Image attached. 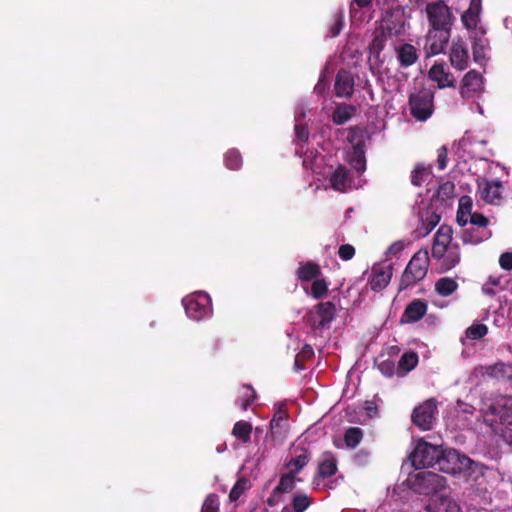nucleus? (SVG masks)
Returning a JSON list of instances; mask_svg holds the SVG:
<instances>
[{"label":"nucleus","mask_w":512,"mask_h":512,"mask_svg":"<svg viewBox=\"0 0 512 512\" xmlns=\"http://www.w3.org/2000/svg\"><path fill=\"white\" fill-rule=\"evenodd\" d=\"M425 15L430 26L429 29L451 31L454 16L451 9L443 0L427 3L425 6Z\"/></svg>","instance_id":"1"},{"label":"nucleus","mask_w":512,"mask_h":512,"mask_svg":"<svg viewBox=\"0 0 512 512\" xmlns=\"http://www.w3.org/2000/svg\"><path fill=\"white\" fill-rule=\"evenodd\" d=\"M441 455V447L419 441L409 455L413 467L425 469L437 464Z\"/></svg>","instance_id":"2"},{"label":"nucleus","mask_w":512,"mask_h":512,"mask_svg":"<svg viewBox=\"0 0 512 512\" xmlns=\"http://www.w3.org/2000/svg\"><path fill=\"white\" fill-rule=\"evenodd\" d=\"M429 266L428 250H419L408 263L403 275L402 284L405 286L413 285L421 281L427 274Z\"/></svg>","instance_id":"3"},{"label":"nucleus","mask_w":512,"mask_h":512,"mask_svg":"<svg viewBox=\"0 0 512 512\" xmlns=\"http://www.w3.org/2000/svg\"><path fill=\"white\" fill-rule=\"evenodd\" d=\"M186 315L195 320H202L212 313L211 298L207 293L199 292L187 296L182 301Z\"/></svg>","instance_id":"4"},{"label":"nucleus","mask_w":512,"mask_h":512,"mask_svg":"<svg viewBox=\"0 0 512 512\" xmlns=\"http://www.w3.org/2000/svg\"><path fill=\"white\" fill-rule=\"evenodd\" d=\"M471 465V460L454 449L441 450L438 461L439 470L448 474H457L466 471Z\"/></svg>","instance_id":"5"},{"label":"nucleus","mask_w":512,"mask_h":512,"mask_svg":"<svg viewBox=\"0 0 512 512\" xmlns=\"http://www.w3.org/2000/svg\"><path fill=\"white\" fill-rule=\"evenodd\" d=\"M410 112L419 121L427 120L433 112V94L429 90H421L412 94L409 99Z\"/></svg>","instance_id":"6"},{"label":"nucleus","mask_w":512,"mask_h":512,"mask_svg":"<svg viewBox=\"0 0 512 512\" xmlns=\"http://www.w3.org/2000/svg\"><path fill=\"white\" fill-rule=\"evenodd\" d=\"M335 306L331 302H321L305 316V322L312 329H322L330 324L334 318Z\"/></svg>","instance_id":"7"},{"label":"nucleus","mask_w":512,"mask_h":512,"mask_svg":"<svg viewBox=\"0 0 512 512\" xmlns=\"http://www.w3.org/2000/svg\"><path fill=\"white\" fill-rule=\"evenodd\" d=\"M450 39V30L429 29L424 39L423 51L426 57L444 52Z\"/></svg>","instance_id":"8"},{"label":"nucleus","mask_w":512,"mask_h":512,"mask_svg":"<svg viewBox=\"0 0 512 512\" xmlns=\"http://www.w3.org/2000/svg\"><path fill=\"white\" fill-rule=\"evenodd\" d=\"M436 412V401L428 399L414 408L411 418L417 427L426 431L432 429Z\"/></svg>","instance_id":"9"},{"label":"nucleus","mask_w":512,"mask_h":512,"mask_svg":"<svg viewBox=\"0 0 512 512\" xmlns=\"http://www.w3.org/2000/svg\"><path fill=\"white\" fill-rule=\"evenodd\" d=\"M475 373L482 377H489L506 382L512 386V366L502 361L491 365H481L475 368Z\"/></svg>","instance_id":"10"},{"label":"nucleus","mask_w":512,"mask_h":512,"mask_svg":"<svg viewBox=\"0 0 512 512\" xmlns=\"http://www.w3.org/2000/svg\"><path fill=\"white\" fill-rule=\"evenodd\" d=\"M296 486V474L287 472L281 475L278 485L273 489L270 496L266 500V504L269 507H275L279 503L283 502V494L290 493Z\"/></svg>","instance_id":"11"},{"label":"nucleus","mask_w":512,"mask_h":512,"mask_svg":"<svg viewBox=\"0 0 512 512\" xmlns=\"http://www.w3.org/2000/svg\"><path fill=\"white\" fill-rule=\"evenodd\" d=\"M269 428L267 436H270L274 442L282 443L288 435V413L279 409L271 419Z\"/></svg>","instance_id":"12"},{"label":"nucleus","mask_w":512,"mask_h":512,"mask_svg":"<svg viewBox=\"0 0 512 512\" xmlns=\"http://www.w3.org/2000/svg\"><path fill=\"white\" fill-rule=\"evenodd\" d=\"M428 77L439 89L455 87L456 80L444 62H435L428 72Z\"/></svg>","instance_id":"13"},{"label":"nucleus","mask_w":512,"mask_h":512,"mask_svg":"<svg viewBox=\"0 0 512 512\" xmlns=\"http://www.w3.org/2000/svg\"><path fill=\"white\" fill-rule=\"evenodd\" d=\"M392 277L391 264H375L368 279L369 285L374 291L383 290L390 282Z\"/></svg>","instance_id":"14"},{"label":"nucleus","mask_w":512,"mask_h":512,"mask_svg":"<svg viewBox=\"0 0 512 512\" xmlns=\"http://www.w3.org/2000/svg\"><path fill=\"white\" fill-rule=\"evenodd\" d=\"M449 61L453 68L463 71L468 68L469 53L462 39L454 40L449 51Z\"/></svg>","instance_id":"15"},{"label":"nucleus","mask_w":512,"mask_h":512,"mask_svg":"<svg viewBox=\"0 0 512 512\" xmlns=\"http://www.w3.org/2000/svg\"><path fill=\"white\" fill-rule=\"evenodd\" d=\"M427 512H461L458 503L449 496L434 494L425 506Z\"/></svg>","instance_id":"16"},{"label":"nucleus","mask_w":512,"mask_h":512,"mask_svg":"<svg viewBox=\"0 0 512 512\" xmlns=\"http://www.w3.org/2000/svg\"><path fill=\"white\" fill-rule=\"evenodd\" d=\"M451 240L452 229L447 225L440 226L434 237L432 256H442L446 249L453 245Z\"/></svg>","instance_id":"17"},{"label":"nucleus","mask_w":512,"mask_h":512,"mask_svg":"<svg viewBox=\"0 0 512 512\" xmlns=\"http://www.w3.org/2000/svg\"><path fill=\"white\" fill-rule=\"evenodd\" d=\"M417 478L421 481L424 493L436 492L443 489L446 486V479L443 476L432 472H420L417 474Z\"/></svg>","instance_id":"18"},{"label":"nucleus","mask_w":512,"mask_h":512,"mask_svg":"<svg viewBox=\"0 0 512 512\" xmlns=\"http://www.w3.org/2000/svg\"><path fill=\"white\" fill-rule=\"evenodd\" d=\"M483 89V80L480 73L475 70L467 72L462 80L461 94L463 97H470Z\"/></svg>","instance_id":"19"},{"label":"nucleus","mask_w":512,"mask_h":512,"mask_svg":"<svg viewBox=\"0 0 512 512\" xmlns=\"http://www.w3.org/2000/svg\"><path fill=\"white\" fill-rule=\"evenodd\" d=\"M427 312V304L425 301L421 299H416L410 302L403 315L402 322L405 323H414L419 321Z\"/></svg>","instance_id":"20"},{"label":"nucleus","mask_w":512,"mask_h":512,"mask_svg":"<svg viewBox=\"0 0 512 512\" xmlns=\"http://www.w3.org/2000/svg\"><path fill=\"white\" fill-rule=\"evenodd\" d=\"M294 456L286 463L289 472L298 474L310 461L311 453L305 447H296Z\"/></svg>","instance_id":"21"},{"label":"nucleus","mask_w":512,"mask_h":512,"mask_svg":"<svg viewBox=\"0 0 512 512\" xmlns=\"http://www.w3.org/2000/svg\"><path fill=\"white\" fill-rule=\"evenodd\" d=\"M322 275L320 266L314 261H306L299 264L296 270L297 279L300 282L314 281Z\"/></svg>","instance_id":"22"},{"label":"nucleus","mask_w":512,"mask_h":512,"mask_svg":"<svg viewBox=\"0 0 512 512\" xmlns=\"http://www.w3.org/2000/svg\"><path fill=\"white\" fill-rule=\"evenodd\" d=\"M334 89L336 96L350 97L352 95V74L341 69L337 74Z\"/></svg>","instance_id":"23"},{"label":"nucleus","mask_w":512,"mask_h":512,"mask_svg":"<svg viewBox=\"0 0 512 512\" xmlns=\"http://www.w3.org/2000/svg\"><path fill=\"white\" fill-rule=\"evenodd\" d=\"M481 12V0H471L469 8L461 16L463 25L471 30L475 29L479 22Z\"/></svg>","instance_id":"24"},{"label":"nucleus","mask_w":512,"mask_h":512,"mask_svg":"<svg viewBox=\"0 0 512 512\" xmlns=\"http://www.w3.org/2000/svg\"><path fill=\"white\" fill-rule=\"evenodd\" d=\"M337 471V460L333 453L324 452L318 463V476L325 479L334 475Z\"/></svg>","instance_id":"25"},{"label":"nucleus","mask_w":512,"mask_h":512,"mask_svg":"<svg viewBox=\"0 0 512 512\" xmlns=\"http://www.w3.org/2000/svg\"><path fill=\"white\" fill-rule=\"evenodd\" d=\"M499 416L501 423L506 430L512 432V398H504L500 404ZM504 438L512 443V435H508L507 431L503 434Z\"/></svg>","instance_id":"26"},{"label":"nucleus","mask_w":512,"mask_h":512,"mask_svg":"<svg viewBox=\"0 0 512 512\" xmlns=\"http://www.w3.org/2000/svg\"><path fill=\"white\" fill-rule=\"evenodd\" d=\"M433 258L439 261L442 270H450L460 261L459 247L457 244L452 245L446 249L442 256H433Z\"/></svg>","instance_id":"27"},{"label":"nucleus","mask_w":512,"mask_h":512,"mask_svg":"<svg viewBox=\"0 0 512 512\" xmlns=\"http://www.w3.org/2000/svg\"><path fill=\"white\" fill-rule=\"evenodd\" d=\"M330 183L334 190L346 191L351 183L349 171L342 165L338 166L330 177Z\"/></svg>","instance_id":"28"},{"label":"nucleus","mask_w":512,"mask_h":512,"mask_svg":"<svg viewBox=\"0 0 512 512\" xmlns=\"http://www.w3.org/2000/svg\"><path fill=\"white\" fill-rule=\"evenodd\" d=\"M480 195L487 203H495L501 197V183L499 181L485 182L480 186Z\"/></svg>","instance_id":"29"},{"label":"nucleus","mask_w":512,"mask_h":512,"mask_svg":"<svg viewBox=\"0 0 512 512\" xmlns=\"http://www.w3.org/2000/svg\"><path fill=\"white\" fill-rule=\"evenodd\" d=\"M473 59L477 63H482L486 60L488 50V41L484 38L483 32L478 36L477 32L473 36Z\"/></svg>","instance_id":"30"},{"label":"nucleus","mask_w":512,"mask_h":512,"mask_svg":"<svg viewBox=\"0 0 512 512\" xmlns=\"http://www.w3.org/2000/svg\"><path fill=\"white\" fill-rule=\"evenodd\" d=\"M473 215L472 213V201L468 196H463L459 200V208L457 211V222L461 226H465L470 217Z\"/></svg>","instance_id":"31"},{"label":"nucleus","mask_w":512,"mask_h":512,"mask_svg":"<svg viewBox=\"0 0 512 512\" xmlns=\"http://www.w3.org/2000/svg\"><path fill=\"white\" fill-rule=\"evenodd\" d=\"M252 425L251 423L240 420L237 421L232 429V435L243 443L247 444L251 441Z\"/></svg>","instance_id":"32"},{"label":"nucleus","mask_w":512,"mask_h":512,"mask_svg":"<svg viewBox=\"0 0 512 512\" xmlns=\"http://www.w3.org/2000/svg\"><path fill=\"white\" fill-rule=\"evenodd\" d=\"M457 288H458L457 282L454 279L449 278V277L440 278L435 283L436 292L439 295L444 296V297L451 295L453 292L456 291Z\"/></svg>","instance_id":"33"},{"label":"nucleus","mask_w":512,"mask_h":512,"mask_svg":"<svg viewBox=\"0 0 512 512\" xmlns=\"http://www.w3.org/2000/svg\"><path fill=\"white\" fill-rule=\"evenodd\" d=\"M243 394L238 398L236 404L241 410L246 411L250 405L254 403L257 398V394L253 387L249 384L243 385Z\"/></svg>","instance_id":"34"},{"label":"nucleus","mask_w":512,"mask_h":512,"mask_svg":"<svg viewBox=\"0 0 512 512\" xmlns=\"http://www.w3.org/2000/svg\"><path fill=\"white\" fill-rule=\"evenodd\" d=\"M225 166L230 170H238L243 164L241 153L235 149H229L224 155Z\"/></svg>","instance_id":"35"},{"label":"nucleus","mask_w":512,"mask_h":512,"mask_svg":"<svg viewBox=\"0 0 512 512\" xmlns=\"http://www.w3.org/2000/svg\"><path fill=\"white\" fill-rule=\"evenodd\" d=\"M431 174V168L423 164H417L411 174V182L415 186H421Z\"/></svg>","instance_id":"36"},{"label":"nucleus","mask_w":512,"mask_h":512,"mask_svg":"<svg viewBox=\"0 0 512 512\" xmlns=\"http://www.w3.org/2000/svg\"><path fill=\"white\" fill-rule=\"evenodd\" d=\"M352 117V106L341 104L333 112L332 120L337 125H342Z\"/></svg>","instance_id":"37"},{"label":"nucleus","mask_w":512,"mask_h":512,"mask_svg":"<svg viewBox=\"0 0 512 512\" xmlns=\"http://www.w3.org/2000/svg\"><path fill=\"white\" fill-rule=\"evenodd\" d=\"M314 356V350L313 348L305 344L301 351L296 355L295 361H294V368L296 371H301L305 369V362L307 360H310Z\"/></svg>","instance_id":"38"},{"label":"nucleus","mask_w":512,"mask_h":512,"mask_svg":"<svg viewBox=\"0 0 512 512\" xmlns=\"http://www.w3.org/2000/svg\"><path fill=\"white\" fill-rule=\"evenodd\" d=\"M398 58L402 65H412L417 59L415 48L409 44L403 45L398 51Z\"/></svg>","instance_id":"39"},{"label":"nucleus","mask_w":512,"mask_h":512,"mask_svg":"<svg viewBox=\"0 0 512 512\" xmlns=\"http://www.w3.org/2000/svg\"><path fill=\"white\" fill-rule=\"evenodd\" d=\"M488 333V327L482 323H474L469 326L465 331V336L469 340H479L486 336Z\"/></svg>","instance_id":"40"},{"label":"nucleus","mask_w":512,"mask_h":512,"mask_svg":"<svg viewBox=\"0 0 512 512\" xmlns=\"http://www.w3.org/2000/svg\"><path fill=\"white\" fill-rule=\"evenodd\" d=\"M418 363V355L415 352H409L402 355L399 360V369L404 373L413 370Z\"/></svg>","instance_id":"41"},{"label":"nucleus","mask_w":512,"mask_h":512,"mask_svg":"<svg viewBox=\"0 0 512 512\" xmlns=\"http://www.w3.org/2000/svg\"><path fill=\"white\" fill-rule=\"evenodd\" d=\"M328 292V283L324 278H317L311 286V295L315 299H320Z\"/></svg>","instance_id":"42"},{"label":"nucleus","mask_w":512,"mask_h":512,"mask_svg":"<svg viewBox=\"0 0 512 512\" xmlns=\"http://www.w3.org/2000/svg\"><path fill=\"white\" fill-rule=\"evenodd\" d=\"M343 28V12L337 11L333 14L331 18V23L329 24V36L336 37L339 35Z\"/></svg>","instance_id":"43"},{"label":"nucleus","mask_w":512,"mask_h":512,"mask_svg":"<svg viewBox=\"0 0 512 512\" xmlns=\"http://www.w3.org/2000/svg\"><path fill=\"white\" fill-rule=\"evenodd\" d=\"M248 488H249L248 480L245 478L239 479L234 484V486L232 487V489L230 491V494H229L230 501H232V502L237 501Z\"/></svg>","instance_id":"44"},{"label":"nucleus","mask_w":512,"mask_h":512,"mask_svg":"<svg viewBox=\"0 0 512 512\" xmlns=\"http://www.w3.org/2000/svg\"><path fill=\"white\" fill-rule=\"evenodd\" d=\"M455 186L452 182L447 181L439 185L437 197L442 201L451 199L454 196Z\"/></svg>","instance_id":"45"},{"label":"nucleus","mask_w":512,"mask_h":512,"mask_svg":"<svg viewBox=\"0 0 512 512\" xmlns=\"http://www.w3.org/2000/svg\"><path fill=\"white\" fill-rule=\"evenodd\" d=\"M219 511V499L216 494H209L203 505L201 512H218Z\"/></svg>","instance_id":"46"},{"label":"nucleus","mask_w":512,"mask_h":512,"mask_svg":"<svg viewBox=\"0 0 512 512\" xmlns=\"http://www.w3.org/2000/svg\"><path fill=\"white\" fill-rule=\"evenodd\" d=\"M354 170L357 172H364L366 169V161L364 152L361 148L354 146Z\"/></svg>","instance_id":"47"},{"label":"nucleus","mask_w":512,"mask_h":512,"mask_svg":"<svg viewBox=\"0 0 512 512\" xmlns=\"http://www.w3.org/2000/svg\"><path fill=\"white\" fill-rule=\"evenodd\" d=\"M295 135L299 142L307 143L309 140V130L303 124L295 125Z\"/></svg>","instance_id":"48"},{"label":"nucleus","mask_w":512,"mask_h":512,"mask_svg":"<svg viewBox=\"0 0 512 512\" xmlns=\"http://www.w3.org/2000/svg\"><path fill=\"white\" fill-rule=\"evenodd\" d=\"M499 285H500L499 279L490 277L488 279V281L486 283H484V285L482 287V291L485 294L494 295L497 292L496 287H498Z\"/></svg>","instance_id":"49"},{"label":"nucleus","mask_w":512,"mask_h":512,"mask_svg":"<svg viewBox=\"0 0 512 512\" xmlns=\"http://www.w3.org/2000/svg\"><path fill=\"white\" fill-rule=\"evenodd\" d=\"M403 249L404 243L402 241H396L391 244L385 252L387 260L392 256H397L400 252H402Z\"/></svg>","instance_id":"50"},{"label":"nucleus","mask_w":512,"mask_h":512,"mask_svg":"<svg viewBox=\"0 0 512 512\" xmlns=\"http://www.w3.org/2000/svg\"><path fill=\"white\" fill-rule=\"evenodd\" d=\"M437 153L438 168L443 170L447 165V148L445 146H442L438 149Z\"/></svg>","instance_id":"51"},{"label":"nucleus","mask_w":512,"mask_h":512,"mask_svg":"<svg viewBox=\"0 0 512 512\" xmlns=\"http://www.w3.org/2000/svg\"><path fill=\"white\" fill-rule=\"evenodd\" d=\"M338 255L342 260L345 261L352 259V245L344 244L340 246Z\"/></svg>","instance_id":"52"},{"label":"nucleus","mask_w":512,"mask_h":512,"mask_svg":"<svg viewBox=\"0 0 512 512\" xmlns=\"http://www.w3.org/2000/svg\"><path fill=\"white\" fill-rule=\"evenodd\" d=\"M468 223H471L473 225L484 227L488 223V219L483 216L482 214L473 213V215L470 217Z\"/></svg>","instance_id":"53"},{"label":"nucleus","mask_w":512,"mask_h":512,"mask_svg":"<svg viewBox=\"0 0 512 512\" xmlns=\"http://www.w3.org/2000/svg\"><path fill=\"white\" fill-rule=\"evenodd\" d=\"M363 410L368 418H372L377 415V405L374 401H365Z\"/></svg>","instance_id":"54"},{"label":"nucleus","mask_w":512,"mask_h":512,"mask_svg":"<svg viewBox=\"0 0 512 512\" xmlns=\"http://www.w3.org/2000/svg\"><path fill=\"white\" fill-rule=\"evenodd\" d=\"M500 266L505 270H512V253H504L499 259Z\"/></svg>","instance_id":"55"},{"label":"nucleus","mask_w":512,"mask_h":512,"mask_svg":"<svg viewBox=\"0 0 512 512\" xmlns=\"http://www.w3.org/2000/svg\"><path fill=\"white\" fill-rule=\"evenodd\" d=\"M380 371L386 375L391 376L394 370V364L391 361H383L379 364Z\"/></svg>","instance_id":"56"},{"label":"nucleus","mask_w":512,"mask_h":512,"mask_svg":"<svg viewBox=\"0 0 512 512\" xmlns=\"http://www.w3.org/2000/svg\"><path fill=\"white\" fill-rule=\"evenodd\" d=\"M440 221V217L438 215H432L427 223L425 228V232L423 235H427Z\"/></svg>","instance_id":"57"},{"label":"nucleus","mask_w":512,"mask_h":512,"mask_svg":"<svg viewBox=\"0 0 512 512\" xmlns=\"http://www.w3.org/2000/svg\"><path fill=\"white\" fill-rule=\"evenodd\" d=\"M356 459L360 465H365L368 462L369 453L366 451H360L358 452Z\"/></svg>","instance_id":"58"},{"label":"nucleus","mask_w":512,"mask_h":512,"mask_svg":"<svg viewBox=\"0 0 512 512\" xmlns=\"http://www.w3.org/2000/svg\"><path fill=\"white\" fill-rule=\"evenodd\" d=\"M343 442L347 447H352V427L345 430Z\"/></svg>","instance_id":"59"},{"label":"nucleus","mask_w":512,"mask_h":512,"mask_svg":"<svg viewBox=\"0 0 512 512\" xmlns=\"http://www.w3.org/2000/svg\"><path fill=\"white\" fill-rule=\"evenodd\" d=\"M327 88V83L324 78H320L318 83L315 86V91L319 94L323 93Z\"/></svg>","instance_id":"60"},{"label":"nucleus","mask_w":512,"mask_h":512,"mask_svg":"<svg viewBox=\"0 0 512 512\" xmlns=\"http://www.w3.org/2000/svg\"><path fill=\"white\" fill-rule=\"evenodd\" d=\"M362 431L359 428L354 427V447L361 441Z\"/></svg>","instance_id":"61"},{"label":"nucleus","mask_w":512,"mask_h":512,"mask_svg":"<svg viewBox=\"0 0 512 512\" xmlns=\"http://www.w3.org/2000/svg\"><path fill=\"white\" fill-rule=\"evenodd\" d=\"M354 2L360 7H367L371 4L372 0H354Z\"/></svg>","instance_id":"62"},{"label":"nucleus","mask_w":512,"mask_h":512,"mask_svg":"<svg viewBox=\"0 0 512 512\" xmlns=\"http://www.w3.org/2000/svg\"><path fill=\"white\" fill-rule=\"evenodd\" d=\"M345 139L352 143V128L348 129Z\"/></svg>","instance_id":"63"},{"label":"nucleus","mask_w":512,"mask_h":512,"mask_svg":"<svg viewBox=\"0 0 512 512\" xmlns=\"http://www.w3.org/2000/svg\"><path fill=\"white\" fill-rule=\"evenodd\" d=\"M334 444L337 447H342L343 446L342 443L337 442V440L334 441Z\"/></svg>","instance_id":"64"}]
</instances>
